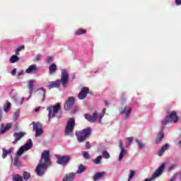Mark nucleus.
<instances>
[{
    "instance_id": "0eeeda50",
    "label": "nucleus",
    "mask_w": 181,
    "mask_h": 181,
    "mask_svg": "<svg viewBox=\"0 0 181 181\" xmlns=\"http://www.w3.org/2000/svg\"><path fill=\"white\" fill-rule=\"evenodd\" d=\"M55 156L57 158V163H58V165H62V166H66L67 163L71 160V156L69 155L60 156L57 154Z\"/></svg>"
},
{
    "instance_id": "6e6d98bb",
    "label": "nucleus",
    "mask_w": 181,
    "mask_h": 181,
    "mask_svg": "<svg viewBox=\"0 0 181 181\" xmlns=\"http://www.w3.org/2000/svg\"><path fill=\"white\" fill-rule=\"evenodd\" d=\"M14 116H16V117L18 118V117H19V113L16 112V113L14 114Z\"/></svg>"
},
{
    "instance_id": "f8f14e48",
    "label": "nucleus",
    "mask_w": 181,
    "mask_h": 181,
    "mask_svg": "<svg viewBox=\"0 0 181 181\" xmlns=\"http://www.w3.org/2000/svg\"><path fill=\"white\" fill-rule=\"evenodd\" d=\"M88 93H90V89L88 88H82L78 95V100H84V98H87V94H88Z\"/></svg>"
},
{
    "instance_id": "a18cd8bd",
    "label": "nucleus",
    "mask_w": 181,
    "mask_h": 181,
    "mask_svg": "<svg viewBox=\"0 0 181 181\" xmlns=\"http://www.w3.org/2000/svg\"><path fill=\"white\" fill-rule=\"evenodd\" d=\"M25 74L24 71H21L20 72L18 73V76L21 77V76H23Z\"/></svg>"
},
{
    "instance_id": "c85d7f7f",
    "label": "nucleus",
    "mask_w": 181,
    "mask_h": 181,
    "mask_svg": "<svg viewBox=\"0 0 181 181\" xmlns=\"http://www.w3.org/2000/svg\"><path fill=\"white\" fill-rule=\"evenodd\" d=\"M84 170H86V166L83 165V164H81L78 166V170L76 171V173H83V172H84Z\"/></svg>"
},
{
    "instance_id": "13d9d810",
    "label": "nucleus",
    "mask_w": 181,
    "mask_h": 181,
    "mask_svg": "<svg viewBox=\"0 0 181 181\" xmlns=\"http://www.w3.org/2000/svg\"><path fill=\"white\" fill-rule=\"evenodd\" d=\"M179 145H180V146H181V140L179 141Z\"/></svg>"
},
{
    "instance_id": "c756f323",
    "label": "nucleus",
    "mask_w": 181,
    "mask_h": 181,
    "mask_svg": "<svg viewBox=\"0 0 181 181\" xmlns=\"http://www.w3.org/2000/svg\"><path fill=\"white\" fill-rule=\"evenodd\" d=\"M18 60H19V57L17 55H13L10 58V62L11 63H16V62H18Z\"/></svg>"
},
{
    "instance_id": "b1692460",
    "label": "nucleus",
    "mask_w": 181,
    "mask_h": 181,
    "mask_svg": "<svg viewBox=\"0 0 181 181\" xmlns=\"http://www.w3.org/2000/svg\"><path fill=\"white\" fill-rule=\"evenodd\" d=\"M87 33V30L81 28L75 31L76 36H80L81 35H86Z\"/></svg>"
},
{
    "instance_id": "4be33fe9",
    "label": "nucleus",
    "mask_w": 181,
    "mask_h": 181,
    "mask_svg": "<svg viewBox=\"0 0 181 181\" xmlns=\"http://www.w3.org/2000/svg\"><path fill=\"white\" fill-rule=\"evenodd\" d=\"M2 151H3V154H2L3 159H5V158H6L8 155H11V153H12V148H8V150H6V148H3Z\"/></svg>"
},
{
    "instance_id": "39448f33",
    "label": "nucleus",
    "mask_w": 181,
    "mask_h": 181,
    "mask_svg": "<svg viewBox=\"0 0 181 181\" xmlns=\"http://www.w3.org/2000/svg\"><path fill=\"white\" fill-rule=\"evenodd\" d=\"M76 126V120L74 118H71L68 120L66 125L65 127V134L68 136H73V130Z\"/></svg>"
},
{
    "instance_id": "cd10ccee",
    "label": "nucleus",
    "mask_w": 181,
    "mask_h": 181,
    "mask_svg": "<svg viewBox=\"0 0 181 181\" xmlns=\"http://www.w3.org/2000/svg\"><path fill=\"white\" fill-rule=\"evenodd\" d=\"M101 159H103V157L101 156H99L96 158H95L93 162V163H95V165H100V163H101Z\"/></svg>"
},
{
    "instance_id": "aec40b11",
    "label": "nucleus",
    "mask_w": 181,
    "mask_h": 181,
    "mask_svg": "<svg viewBox=\"0 0 181 181\" xmlns=\"http://www.w3.org/2000/svg\"><path fill=\"white\" fill-rule=\"evenodd\" d=\"M49 73L50 75L52 74H54V73H56V71H57V65H56V64H52L49 66Z\"/></svg>"
},
{
    "instance_id": "5701e85b",
    "label": "nucleus",
    "mask_w": 181,
    "mask_h": 181,
    "mask_svg": "<svg viewBox=\"0 0 181 181\" xmlns=\"http://www.w3.org/2000/svg\"><path fill=\"white\" fill-rule=\"evenodd\" d=\"M105 175V172L96 173L93 179V180H98V179H101V177Z\"/></svg>"
},
{
    "instance_id": "412c9836",
    "label": "nucleus",
    "mask_w": 181,
    "mask_h": 181,
    "mask_svg": "<svg viewBox=\"0 0 181 181\" xmlns=\"http://www.w3.org/2000/svg\"><path fill=\"white\" fill-rule=\"evenodd\" d=\"M168 149H169V144H165L164 146H163L158 152V156H162L165 151H168Z\"/></svg>"
},
{
    "instance_id": "f03ea898",
    "label": "nucleus",
    "mask_w": 181,
    "mask_h": 181,
    "mask_svg": "<svg viewBox=\"0 0 181 181\" xmlns=\"http://www.w3.org/2000/svg\"><path fill=\"white\" fill-rule=\"evenodd\" d=\"M69 82V74L66 69L62 70L61 80H57L55 81L48 82L47 88L52 90V88H59L60 86H62L64 88H66V86Z\"/></svg>"
},
{
    "instance_id": "6ab92c4d",
    "label": "nucleus",
    "mask_w": 181,
    "mask_h": 181,
    "mask_svg": "<svg viewBox=\"0 0 181 181\" xmlns=\"http://www.w3.org/2000/svg\"><path fill=\"white\" fill-rule=\"evenodd\" d=\"M165 136V133H163V131L161 130L158 136H157V138L156 139V144H160V142H162V139H163Z\"/></svg>"
},
{
    "instance_id": "a211bd4d",
    "label": "nucleus",
    "mask_w": 181,
    "mask_h": 181,
    "mask_svg": "<svg viewBox=\"0 0 181 181\" xmlns=\"http://www.w3.org/2000/svg\"><path fill=\"white\" fill-rule=\"evenodd\" d=\"M74 177H76V173H70L65 175L63 181H74Z\"/></svg>"
},
{
    "instance_id": "79ce46f5",
    "label": "nucleus",
    "mask_w": 181,
    "mask_h": 181,
    "mask_svg": "<svg viewBox=\"0 0 181 181\" xmlns=\"http://www.w3.org/2000/svg\"><path fill=\"white\" fill-rule=\"evenodd\" d=\"M119 148L121 149V151H122V149H124V143L122 142V140H119Z\"/></svg>"
},
{
    "instance_id": "3c124183",
    "label": "nucleus",
    "mask_w": 181,
    "mask_h": 181,
    "mask_svg": "<svg viewBox=\"0 0 181 181\" xmlns=\"http://www.w3.org/2000/svg\"><path fill=\"white\" fill-rule=\"evenodd\" d=\"M107 111L106 108H103V111H102V115H105V112Z\"/></svg>"
},
{
    "instance_id": "72a5a7b5",
    "label": "nucleus",
    "mask_w": 181,
    "mask_h": 181,
    "mask_svg": "<svg viewBox=\"0 0 181 181\" xmlns=\"http://www.w3.org/2000/svg\"><path fill=\"white\" fill-rule=\"evenodd\" d=\"M103 157L105 158V159H110V153L105 151L103 152Z\"/></svg>"
},
{
    "instance_id": "4d7b16f0",
    "label": "nucleus",
    "mask_w": 181,
    "mask_h": 181,
    "mask_svg": "<svg viewBox=\"0 0 181 181\" xmlns=\"http://www.w3.org/2000/svg\"><path fill=\"white\" fill-rule=\"evenodd\" d=\"M105 105L106 107H108V102L105 101Z\"/></svg>"
},
{
    "instance_id": "7c9ffc66",
    "label": "nucleus",
    "mask_w": 181,
    "mask_h": 181,
    "mask_svg": "<svg viewBox=\"0 0 181 181\" xmlns=\"http://www.w3.org/2000/svg\"><path fill=\"white\" fill-rule=\"evenodd\" d=\"M135 173H135L134 170H129L128 181L132 180V178L135 177Z\"/></svg>"
},
{
    "instance_id": "c9c22d12",
    "label": "nucleus",
    "mask_w": 181,
    "mask_h": 181,
    "mask_svg": "<svg viewBox=\"0 0 181 181\" xmlns=\"http://www.w3.org/2000/svg\"><path fill=\"white\" fill-rule=\"evenodd\" d=\"M38 90H41L43 93V98H42V101H45V98H46V89L44 88H40Z\"/></svg>"
},
{
    "instance_id": "a19ab883",
    "label": "nucleus",
    "mask_w": 181,
    "mask_h": 181,
    "mask_svg": "<svg viewBox=\"0 0 181 181\" xmlns=\"http://www.w3.org/2000/svg\"><path fill=\"white\" fill-rule=\"evenodd\" d=\"M133 141H134V138L128 137L127 138V144H128V145H131V144H132Z\"/></svg>"
},
{
    "instance_id": "c03bdc74",
    "label": "nucleus",
    "mask_w": 181,
    "mask_h": 181,
    "mask_svg": "<svg viewBox=\"0 0 181 181\" xmlns=\"http://www.w3.org/2000/svg\"><path fill=\"white\" fill-rule=\"evenodd\" d=\"M86 149H90L91 148V145H90V141L86 142Z\"/></svg>"
},
{
    "instance_id": "603ef678",
    "label": "nucleus",
    "mask_w": 181,
    "mask_h": 181,
    "mask_svg": "<svg viewBox=\"0 0 181 181\" xmlns=\"http://www.w3.org/2000/svg\"><path fill=\"white\" fill-rule=\"evenodd\" d=\"M2 121V110H0V122Z\"/></svg>"
},
{
    "instance_id": "20e7f679",
    "label": "nucleus",
    "mask_w": 181,
    "mask_h": 181,
    "mask_svg": "<svg viewBox=\"0 0 181 181\" xmlns=\"http://www.w3.org/2000/svg\"><path fill=\"white\" fill-rule=\"evenodd\" d=\"M75 135L79 143L84 142L86 139L91 135V129L87 127L83 130L76 132Z\"/></svg>"
},
{
    "instance_id": "e433bc0d",
    "label": "nucleus",
    "mask_w": 181,
    "mask_h": 181,
    "mask_svg": "<svg viewBox=\"0 0 181 181\" xmlns=\"http://www.w3.org/2000/svg\"><path fill=\"white\" fill-rule=\"evenodd\" d=\"M11 108V103L9 102H7L6 105H4V111L5 112H8V110Z\"/></svg>"
},
{
    "instance_id": "49530a36",
    "label": "nucleus",
    "mask_w": 181,
    "mask_h": 181,
    "mask_svg": "<svg viewBox=\"0 0 181 181\" xmlns=\"http://www.w3.org/2000/svg\"><path fill=\"white\" fill-rule=\"evenodd\" d=\"M12 76H16V68H14L13 71H11Z\"/></svg>"
},
{
    "instance_id": "5fc2aeb1",
    "label": "nucleus",
    "mask_w": 181,
    "mask_h": 181,
    "mask_svg": "<svg viewBox=\"0 0 181 181\" xmlns=\"http://www.w3.org/2000/svg\"><path fill=\"white\" fill-rule=\"evenodd\" d=\"M176 180V175H175L174 177H173L170 181H175Z\"/></svg>"
},
{
    "instance_id": "bb28decb",
    "label": "nucleus",
    "mask_w": 181,
    "mask_h": 181,
    "mask_svg": "<svg viewBox=\"0 0 181 181\" xmlns=\"http://www.w3.org/2000/svg\"><path fill=\"white\" fill-rule=\"evenodd\" d=\"M127 153V150H125V148H122V150H121L120 153H119V161L120 162V160H122V158H124V155H126Z\"/></svg>"
},
{
    "instance_id": "4c0bfd02",
    "label": "nucleus",
    "mask_w": 181,
    "mask_h": 181,
    "mask_svg": "<svg viewBox=\"0 0 181 181\" xmlns=\"http://www.w3.org/2000/svg\"><path fill=\"white\" fill-rule=\"evenodd\" d=\"M40 59H42V55L40 54H38L35 57V62H40Z\"/></svg>"
},
{
    "instance_id": "423d86ee",
    "label": "nucleus",
    "mask_w": 181,
    "mask_h": 181,
    "mask_svg": "<svg viewBox=\"0 0 181 181\" xmlns=\"http://www.w3.org/2000/svg\"><path fill=\"white\" fill-rule=\"evenodd\" d=\"M84 117H85L86 119H87L90 122H95V121H97V119L98 118V122H99V124H101V121H102L103 117H104V115H100L98 116V112L97 111H95L92 116L88 114H85Z\"/></svg>"
},
{
    "instance_id": "1a4fd4ad",
    "label": "nucleus",
    "mask_w": 181,
    "mask_h": 181,
    "mask_svg": "<svg viewBox=\"0 0 181 181\" xmlns=\"http://www.w3.org/2000/svg\"><path fill=\"white\" fill-rule=\"evenodd\" d=\"M165 163H163L161 165H160V168H158L154 173L151 175V178L148 179H146L144 181H152V180H155V179H156V177H159V176H160V175H162V173H163V170L165 169Z\"/></svg>"
},
{
    "instance_id": "6e6552de",
    "label": "nucleus",
    "mask_w": 181,
    "mask_h": 181,
    "mask_svg": "<svg viewBox=\"0 0 181 181\" xmlns=\"http://www.w3.org/2000/svg\"><path fill=\"white\" fill-rule=\"evenodd\" d=\"M61 108V105L60 103H57L55 105H54L53 107L52 106H49L47 110L48 111V118H49V121H50V118H52V117H55L56 114H57V112H59V111L60 110Z\"/></svg>"
},
{
    "instance_id": "2f4dec72",
    "label": "nucleus",
    "mask_w": 181,
    "mask_h": 181,
    "mask_svg": "<svg viewBox=\"0 0 181 181\" xmlns=\"http://www.w3.org/2000/svg\"><path fill=\"white\" fill-rule=\"evenodd\" d=\"M169 122H172V120L170 119V117H169V115H168L165 118H164L163 124V125H168Z\"/></svg>"
},
{
    "instance_id": "58836bf2",
    "label": "nucleus",
    "mask_w": 181,
    "mask_h": 181,
    "mask_svg": "<svg viewBox=\"0 0 181 181\" xmlns=\"http://www.w3.org/2000/svg\"><path fill=\"white\" fill-rule=\"evenodd\" d=\"M176 166H177V165H176V164H173V165H170L168 168V172H172V170H173V169H175L176 168Z\"/></svg>"
},
{
    "instance_id": "9b49d317",
    "label": "nucleus",
    "mask_w": 181,
    "mask_h": 181,
    "mask_svg": "<svg viewBox=\"0 0 181 181\" xmlns=\"http://www.w3.org/2000/svg\"><path fill=\"white\" fill-rule=\"evenodd\" d=\"M74 103H76V99L74 97L69 96L64 105V109L65 111H69V110H70V108L74 105Z\"/></svg>"
},
{
    "instance_id": "473e14b6",
    "label": "nucleus",
    "mask_w": 181,
    "mask_h": 181,
    "mask_svg": "<svg viewBox=\"0 0 181 181\" xmlns=\"http://www.w3.org/2000/svg\"><path fill=\"white\" fill-rule=\"evenodd\" d=\"M136 142L138 144L139 148L142 149V148H144L145 144L141 142V140L136 139Z\"/></svg>"
},
{
    "instance_id": "7ed1b4c3",
    "label": "nucleus",
    "mask_w": 181,
    "mask_h": 181,
    "mask_svg": "<svg viewBox=\"0 0 181 181\" xmlns=\"http://www.w3.org/2000/svg\"><path fill=\"white\" fill-rule=\"evenodd\" d=\"M32 146H33V142L32 139H29L25 145L22 146L16 153V157L14 158V166H18V163H19V158L18 156H22L23 152H26V151H29V149H32Z\"/></svg>"
},
{
    "instance_id": "f257e3e1",
    "label": "nucleus",
    "mask_w": 181,
    "mask_h": 181,
    "mask_svg": "<svg viewBox=\"0 0 181 181\" xmlns=\"http://www.w3.org/2000/svg\"><path fill=\"white\" fill-rule=\"evenodd\" d=\"M52 162L50 161V152L45 151L41 155L40 163L35 168V173L37 176H42L46 172V169L50 166Z\"/></svg>"
},
{
    "instance_id": "f704fd0d",
    "label": "nucleus",
    "mask_w": 181,
    "mask_h": 181,
    "mask_svg": "<svg viewBox=\"0 0 181 181\" xmlns=\"http://www.w3.org/2000/svg\"><path fill=\"white\" fill-rule=\"evenodd\" d=\"M33 87H35V84L33 83V81H30L28 82V88L30 91H32L33 90Z\"/></svg>"
},
{
    "instance_id": "a878e982",
    "label": "nucleus",
    "mask_w": 181,
    "mask_h": 181,
    "mask_svg": "<svg viewBox=\"0 0 181 181\" xmlns=\"http://www.w3.org/2000/svg\"><path fill=\"white\" fill-rule=\"evenodd\" d=\"M23 176L24 180H29L30 179V173H28V171H24L23 173Z\"/></svg>"
},
{
    "instance_id": "2eb2a0df",
    "label": "nucleus",
    "mask_w": 181,
    "mask_h": 181,
    "mask_svg": "<svg viewBox=\"0 0 181 181\" xmlns=\"http://www.w3.org/2000/svg\"><path fill=\"white\" fill-rule=\"evenodd\" d=\"M37 66L36 64H32L25 70V73L27 74H32L33 73H37Z\"/></svg>"
},
{
    "instance_id": "ea45409f",
    "label": "nucleus",
    "mask_w": 181,
    "mask_h": 181,
    "mask_svg": "<svg viewBox=\"0 0 181 181\" xmlns=\"http://www.w3.org/2000/svg\"><path fill=\"white\" fill-rule=\"evenodd\" d=\"M83 158H85V159H90V154H88L87 151H84Z\"/></svg>"
},
{
    "instance_id": "de8ad7c7",
    "label": "nucleus",
    "mask_w": 181,
    "mask_h": 181,
    "mask_svg": "<svg viewBox=\"0 0 181 181\" xmlns=\"http://www.w3.org/2000/svg\"><path fill=\"white\" fill-rule=\"evenodd\" d=\"M17 49L21 52V50H23V49H25V45H21Z\"/></svg>"
},
{
    "instance_id": "8fccbe9b",
    "label": "nucleus",
    "mask_w": 181,
    "mask_h": 181,
    "mask_svg": "<svg viewBox=\"0 0 181 181\" xmlns=\"http://www.w3.org/2000/svg\"><path fill=\"white\" fill-rule=\"evenodd\" d=\"M176 5H181V0H175Z\"/></svg>"
},
{
    "instance_id": "ddd939ff",
    "label": "nucleus",
    "mask_w": 181,
    "mask_h": 181,
    "mask_svg": "<svg viewBox=\"0 0 181 181\" xmlns=\"http://www.w3.org/2000/svg\"><path fill=\"white\" fill-rule=\"evenodd\" d=\"M131 111H132V107L131 106H126L124 108L120 109V114L124 115V119H127L129 115H131Z\"/></svg>"
},
{
    "instance_id": "dca6fc26",
    "label": "nucleus",
    "mask_w": 181,
    "mask_h": 181,
    "mask_svg": "<svg viewBox=\"0 0 181 181\" xmlns=\"http://www.w3.org/2000/svg\"><path fill=\"white\" fill-rule=\"evenodd\" d=\"M11 127H12L11 123H7L5 127L4 124H1L0 127V135H2V134H5V132L9 131V129H11Z\"/></svg>"
},
{
    "instance_id": "37998d69",
    "label": "nucleus",
    "mask_w": 181,
    "mask_h": 181,
    "mask_svg": "<svg viewBox=\"0 0 181 181\" xmlns=\"http://www.w3.org/2000/svg\"><path fill=\"white\" fill-rule=\"evenodd\" d=\"M52 60H53V57H48L47 59V63H52Z\"/></svg>"
},
{
    "instance_id": "09e8293b",
    "label": "nucleus",
    "mask_w": 181,
    "mask_h": 181,
    "mask_svg": "<svg viewBox=\"0 0 181 181\" xmlns=\"http://www.w3.org/2000/svg\"><path fill=\"white\" fill-rule=\"evenodd\" d=\"M39 111H40V106H38L35 109V112H39Z\"/></svg>"
},
{
    "instance_id": "f3484780",
    "label": "nucleus",
    "mask_w": 181,
    "mask_h": 181,
    "mask_svg": "<svg viewBox=\"0 0 181 181\" xmlns=\"http://www.w3.org/2000/svg\"><path fill=\"white\" fill-rule=\"evenodd\" d=\"M169 118L171 119L172 122H174V124H177L179 116H177V114H176V112H173L169 115Z\"/></svg>"
},
{
    "instance_id": "9d476101",
    "label": "nucleus",
    "mask_w": 181,
    "mask_h": 181,
    "mask_svg": "<svg viewBox=\"0 0 181 181\" xmlns=\"http://www.w3.org/2000/svg\"><path fill=\"white\" fill-rule=\"evenodd\" d=\"M33 131H35V136H40L43 134V129L42 128V124L40 122H33Z\"/></svg>"
},
{
    "instance_id": "864d4df0",
    "label": "nucleus",
    "mask_w": 181,
    "mask_h": 181,
    "mask_svg": "<svg viewBox=\"0 0 181 181\" xmlns=\"http://www.w3.org/2000/svg\"><path fill=\"white\" fill-rule=\"evenodd\" d=\"M19 52H21L18 49L16 50V56H19Z\"/></svg>"
},
{
    "instance_id": "4468645a",
    "label": "nucleus",
    "mask_w": 181,
    "mask_h": 181,
    "mask_svg": "<svg viewBox=\"0 0 181 181\" xmlns=\"http://www.w3.org/2000/svg\"><path fill=\"white\" fill-rule=\"evenodd\" d=\"M25 136V133L23 132H15L13 134V137L15 138L14 141H13V145H16V143L18 142V141H21V139H22V138Z\"/></svg>"
},
{
    "instance_id": "393cba45",
    "label": "nucleus",
    "mask_w": 181,
    "mask_h": 181,
    "mask_svg": "<svg viewBox=\"0 0 181 181\" xmlns=\"http://www.w3.org/2000/svg\"><path fill=\"white\" fill-rule=\"evenodd\" d=\"M12 180L13 181H23V178L21 175L19 174H16L12 175Z\"/></svg>"
}]
</instances>
